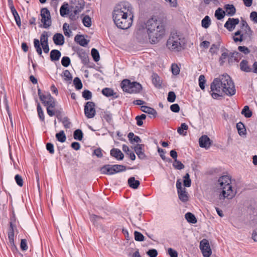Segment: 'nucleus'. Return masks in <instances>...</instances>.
<instances>
[{"instance_id":"f257e3e1","label":"nucleus","mask_w":257,"mask_h":257,"mask_svg":"<svg viewBox=\"0 0 257 257\" xmlns=\"http://www.w3.org/2000/svg\"><path fill=\"white\" fill-rule=\"evenodd\" d=\"M211 96H223L227 95L231 96L235 94L234 84L230 77L227 74L219 75L213 79L210 84Z\"/></svg>"},{"instance_id":"f03ea898","label":"nucleus","mask_w":257,"mask_h":257,"mask_svg":"<svg viewBox=\"0 0 257 257\" xmlns=\"http://www.w3.org/2000/svg\"><path fill=\"white\" fill-rule=\"evenodd\" d=\"M132 7L127 2H122L117 5L113 11L112 18L116 26L119 29L125 30L129 28L133 23V16L128 14Z\"/></svg>"},{"instance_id":"7ed1b4c3","label":"nucleus","mask_w":257,"mask_h":257,"mask_svg":"<svg viewBox=\"0 0 257 257\" xmlns=\"http://www.w3.org/2000/svg\"><path fill=\"white\" fill-rule=\"evenodd\" d=\"M231 179L229 176L224 175L219 178L216 183V185L219 186L222 191L219 195L220 200L227 198L231 199L235 195L236 192L232 190L231 185Z\"/></svg>"},{"instance_id":"20e7f679","label":"nucleus","mask_w":257,"mask_h":257,"mask_svg":"<svg viewBox=\"0 0 257 257\" xmlns=\"http://www.w3.org/2000/svg\"><path fill=\"white\" fill-rule=\"evenodd\" d=\"M122 90L126 93H140L143 90L142 85L137 81H131L127 79H123L120 83Z\"/></svg>"},{"instance_id":"39448f33","label":"nucleus","mask_w":257,"mask_h":257,"mask_svg":"<svg viewBox=\"0 0 257 257\" xmlns=\"http://www.w3.org/2000/svg\"><path fill=\"white\" fill-rule=\"evenodd\" d=\"M160 24V20H157L156 17H152L145 23L149 39L151 44L157 43V39L154 38L153 32L155 31V27H158Z\"/></svg>"},{"instance_id":"423d86ee","label":"nucleus","mask_w":257,"mask_h":257,"mask_svg":"<svg viewBox=\"0 0 257 257\" xmlns=\"http://www.w3.org/2000/svg\"><path fill=\"white\" fill-rule=\"evenodd\" d=\"M182 41L179 36L173 35L169 37L167 42V47L170 50L175 52H179L183 49Z\"/></svg>"},{"instance_id":"0eeeda50","label":"nucleus","mask_w":257,"mask_h":257,"mask_svg":"<svg viewBox=\"0 0 257 257\" xmlns=\"http://www.w3.org/2000/svg\"><path fill=\"white\" fill-rule=\"evenodd\" d=\"M126 170V167L122 165H105L100 168L101 174L111 175Z\"/></svg>"},{"instance_id":"6e6552de","label":"nucleus","mask_w":257,"mask_h":257,"mask_svg":"<svg viewBox=\"0 0 257 257\" xmlns=\"http://www.w3.org/2000/svg\"><path fill=\"white\" fill-rule=\"evenodd\" d=\"M41 22L43 25L41 24L39 27H43L45 29L49 28L52 23L50 13L49 10L46 8H42L41 10Z\"/></svg>"},{"instance_id":"1a4fd4ad","label":"nucleus","mask_w":257,"mask_h":257,"mask_svg":"<svg viewBox=\"0 0 257 257\" xmlns=\"http://www.w3.org/2000/svg\"><path fill=\"white\" fill-rule=\"evenodd\" d=\"M73 49L80 58L81 62L83 65H86L88 64L89 60L88 53L84 49L79 47L76 48L73 47Z\"/></svg>"},{"instance_id":"9d476101","label":"nucleus","mask_w":257,"mask_h":257,"mask_svg":"<svg viewBox=\"0 0 257 257\" xmlns=\"http://www.w3.org/2000/svg\"><path fill=\"white\" fill-rule=\"evenodd\" d=\"M200 248L203 257H209L212 253L209 241L206 239H203L200 241Z\"/></svg>"},{"instance_id":"9b49d317","label":"nucleus","mask_w":257,"mask_h":257,"mask_svg":"<svg viewBox=\"0 0 257 257\" xmlns=\"http://www.w3.org/2000/svg\"><path fill=\"white\" fill-rule=\"evenodd\" d=\"M15 231H16L17 232L18 231L17 227L9 226L8 231V236L9 243L11 246V249L13 251H14L15 250H17V246L14 242Z\"/></svg>"},{"instance_id":"f8f14e48","label":"nucleus","mask_w":257,"mask_h":257,"mask_svg":"<svg viewBox=\"0 0 257 257\" xmlns=\"http://www.w3.org/2000/svg\"><path fill=\"white\" fill-rule=\"evenodd\" d=\"M94 106L95 104L93 102L88 101L86 103L84 106V113L87 118H91L94 116L95 114Z\"/></svg>"},{"instance_id":"ddd939ff","label":"nucleus","mask_w":257,"mask_h":257,"mask_svg":"<svg viewBox=\"0 0 257 257\" xmlns=\"http://www.w3.org/2000/svg\"><path fill=\"white\" fill-rule=\"evenodd\" d=\"M159 25L160 26L158 27H155V31L153 32L154 38H156L157 43L165 34V25L162 20H160V24Z\"/></svg>"},{"instance_id":"4468645a","label":"nucleus","mask_w":257,"mask_h":257,"mask_svg":"<svg viewBox=\"0 0 257 257\" xmlns=\"http://www.w3.org/2000/svg\"><path fill=\"white\" fill-rule=\"evenodd\" d=\"M42 103L46 108H54L56 106V101L54 97H39Z\"/></svg>"},{"instance_id":"2eb2a0df","label":"nucleus","mask_w":257,"mask_h":257,"mask_svg":"<svg viewBox=\"0 0 257 257\" xmlns=\"http://www.w3.org/2000/svg\"><path fill=\"white\" fill-rule=\"evenodd\" d=\"M212 141L206 135L202 136L199 139V144L201 148L208 149L211 144Z\"/></svg>"},{"instance_id":"dca6fc26","label":"nucleus","mask_w":257,"mask_h":257,"mask_svg":"<svg viewBox=\"0 0 257 257\" xmlns=\"http://www.w3.org/2000/svg\"><path fill=\"white\" fill-rule=\"evenodd\" d=\"M241 57V55L237 51H235L230 52L229 53L228 63L229 64H231L235 62H238Z\"/></svg>"},{"instance_id":"f3484780","label":"nucleus","mask_w":257,"mask_h":257,"mask_svg":"<svg viewBox=\"0 0 257 257\" xmlns=\"http://www.w3.org/2000/svg\"><path fill=\"white\" fill-rule=\"evenodd\" d=\"M239 20L238 18H229L224 24V27L228 31H231L238 24Z\"/></svg>"},{"instance_id":"a211bd4d","label":"nucleus","mask_w":257,"mask_h":257,"mask_svg":"<svg viewBox=\"0 0 257 257\" xmlns=\"http://www.w3.org/2000/svg\"><path fill=\"white\" fill-rule=\"evenodd\" d=\"M144 147L145 145L144 144H137L134 148L135 153L138 155L139 158L141 160L146 159V155L143 151Z\"/></svg>"},{"instance_id":"6ab92c4d","label":"nucleus","mask_w":257,"mask_h":257,"mask_svg":"<svg viewBox=\"0 0 257 257\" xmlns=\"http://www.w3.org/2000/svg\"><path fill=\"white\" fill-rule=\"evenodd\" d=\"M141 110L144 112L149 114L151 118H155L157 116L156 110L150 107L143 105L141 106Z\"/></svg>"},{"instance_id":"aec40b11","label":"nucleus","mask_w":257,"mask_h":257,"mask_svg":"<svg viewBox=\"0 0 257 257\" xmlns=\"http://www.w3.org/2000/svg\"><path fill=\"white\" fill-rule=\"evenodd\" d=\"M54 43L56 45L62 46L64 43V37L61 33H56L53 37Z\"/></svg>"},{"instance_id":"412c9836","label":"nucleus","mask_w":257,"mask_h":257,"mask_svg":"<svg viewBox=\"0 0 257 257\" xmlns=\"http://www.w3.org/2000/svg\"><path fill=\"white\" fill-rule=\"evenodd\" d=\"M110 154L117 160H122L124 157V155L121 151L116 148L112 149L110 150Z\"/></svg>"},{"instance_id":"4be33fe9","label":"nucleus","mask_w":257,"mask_h":257,"mask_svg":"<svg viewBox=\"0 0 257 257\" xmlns=\"http://www.w3.org/2000/svg\"><path fill=\"white\" fill-rule=\"evenodd\" d=\"M225 15L228 16H233L236 13V9L234 5L230 4H226L224 6Z\"/></svg>"},{"instance_id":"5701e85b","label":"nucleus","mask_w":257,"mask_h":257,"mask_svg":"<svg viewBox=\"0 0 257 257\" xmlns=\"http://www.w3.org/2000/svg\"><path fill=\"white\" fill-rule=\"evenodd\" d=\"M74 41L83 47H86L89 43V41L85 39L84 36L82 35H76L74 38Z\"/></svg>"},{"instance_id":"b1692460","label":"nucleus","mask_w":257,"mask_h":257,"mask_svg":"<svg viewBox=\"0 0 257 257\" xmlns=\"http://www.w3.org/2000/svg\"><path fill=\"white\" fill-rule=\"evenodd\" d=\"M148 33L145 32L144 29H139L136 32V37L139 41L144 40L147 37Z\"/></svg>"},{"instance_id":"393cba45","label":"nucleus","mask_w":257,"mask_h":257,"mask_svg":"<svg viewBox=\"0 0 257 257\" xmlns=\"http://www.w3.org/2000/svg\"><path fill=\"white\" fill-rule=\"evenodd\" d=\"M61 56V52L56 49L52 50L50 54V59L52 61H58Z\"/></svg>"},{"instance_id":"a878e982","label":"nucleus","mask_w":257,"mask_h":257,"mask_svg":"<svg viewBox=\"0 0 257 257\" xmlns=\"http://www.w3.org/2000/svg\"><path fill=\"white\" fill-rule=\"evenodd\" d=\"M129 186L133 189H137L140 185V182L135 179L134 177H130L127 181Z\"/></svg>"},{"instance_id":"bb28decb","label":"nucleus","mask_w":257,"mask_h":257,"mask_svg":"<svg viewBox=\"0 0 257 257\" xmlns=\"http://www.w3.org/2000/svg\"><path fill=\"white\" fill-rule=\"evenodd\" d=\"M178 192L179 199L183 202H187L188 200V195L186 191L185 188L183 190L179 191Z\"/></svg>"},{"instance_id":"cd10ccee","label":"nucleus","mask_w":257,"mask_h":257,"mask_svg":"<svg viewBox=\"0 0 257 257\" xmlns=\"http://www.w3.org/2000/svg\"><path fill=\"white\" fill-rule=\"evenodd\" d=\"M102 219L103 218L102 217L95 214H91L90 216V221L93 223V224L94 225L96 226L101 225L100 220Z\"/></svg>"},{"instance_id":"c85d7f7f","label":"nucleus","mask_w":257,"mask_h":257,"mask_svg":"<svg viewBox=\"0 0 257 257\" xmlns=\"http://www.w3.org/2000/svg\"><path fill=\"white\" fill-rule=\"evenodd\" d=\"M152 77V82L154 84V85L158 88L161 87L162 82L158 75L156 73H153Z\"/></svg>"},{"instance_id":"c756f323","label":"nucleus","mask_w":257,"mask_h":257,"mask_svg":"<svg viewBox=\"0 0 257 257\" xmlns=\"http://www.w3.org/2000/svg\"><path fill=\"white\" fill-rule=\"evenodd\" d=\"M240 69L246 72H249L251 71V69L248 65V62L246 60H243L240 63Z\"/></svg>"},{"instance_id":"7c9ffc66","label":"nucleus","mask_w":257,"mask_h":257,"mask_svg":"<svg viewBox=\"0 0 257 257\" xmlns=\"http://www.w3.org/2000/svg\"><path fill=\"white\" fill-rule=\"evenodd\" d=\"M185 217L187 221L190 223L194 224L197 221L195 215L191 212L186 213L185 215Z\"/></svg>"},{"instance_id":"2f4dec72","label":"nucleus","mask_w":257,"mask_h":257,"mask_svg":"<svg viewBox=\"0 0 257 257\" xmlns=\"http://www.w3.org/2000/svg\"><path fill=\"white\" fill-rule=\"evenodd\" d=\"M41 44L40 41L37 39H34V46L38 53V54L41 57L42 56V50L41 47Z\"/></svg>"},{"instance_id":"473e14b6","label":"nucleus","mask_w":257,"mask_h":257,"mask_svg":"<svg viewBox=\"0 0 257 257\" xmlns=\"http://www.w3.org/2000/svg\"><path fill=\"white\" fill-rule=\"evenodd\" d=\"M188 129V126L186 123H182L181 126L177 129V132L180 135L185 136L187 135V132L184 131H187Z\"/></svg>"},{"instance_id":"72a5a7b5","label":"nucleus","mask_w":257,"mask_h":257,"mask_svg":"<svg viewBox=\"0 0 257 257\" xmlns=\"http://www.w3.org/2000/svg\"><path fill=\"white\" fill-rule=\"evenodd\" d=\"M236 128L238 131V134L240 136L246 134V128L244 124L241 122H239L236 123Z\"/></svg>"},{"instance_id":"f704fd0d","label":"nucleus","mask_w":257,"mask_h":257,"mask_svg":"<svg viewBox=\"0 0 257 257\" xmlns=\"http://www.w3.org/2000/svg\"><path fill=\"white\" fill-rule=\"evenodd\" d=\"M225 15V12L221 8H218L215 12V17L218 20H221L224 18Z\"/></svg>"},{"instance_id":"c9c22d12","label":"nucleus","mask_w":257,"mask_h":257,"mask_svg":"<svg viewBox=\"0 0 257 257\" xmlns=\"http://www.w3.org/2000/svg\"><path fill=\"white\" fill-rule=\"evenodd\" d=\"M101 93L105 96H113L116 94L112 89L107 87L101 90Z\"/></svg>"},{"instance_id":"e433bc0d","label":"nucleus","mask_w":257,"mask_h":257,"mask_svg":"<svg viewBox=\"0 0 257 257\" xmlns=\"http://www.w3.org/2000/svg\"><path fill=\"white\" fill-rule=\"evenodd\" d=\"M68 4L67 3L64 4L60 8V15L64 17L66 15L69 14V10L68 8Z\"/></svg>"},{"instance_id":"4c0bfd02","label":"nucleus","mask_w":257,"mask_h":257,"mask_svg":"<svg viewBox=\"0 0 257 257\" xmlns=\"http://www.w3.org/2000/svg\"><path fill=\"white\" fill-rule=\"evenodd\" d=\"M57 140L61 143H64L66 141V137L64 131H61L56 134Z\"/></svg>"},{"instance_id":"58836bf2","label":"nucleus","mask_w":257,"mask_h":257,"mask_svg":"<svg viewBox=\"0 0 257 257\" xmlns=\"http://www.w3.org/2000/svg\"><path fill=\"white\" fill-rule=\"evenodd\" d=\"M83 137V133L81 130L77 129L73 133V138L76 140L81 141Z\"/></svg>"},{"instance_id":"ea45409f","label":"nucleus","mask_w":257,"mask_h":257,"mask_svg":"<svg viewBox=\"0 0 257 257\" xmlns=\"http://www.w3.org/2000/svg\"><path fill=\"white\" fill-rule=\"evenodd\" d=\"M14 17V19H15V20L16 21V23L17 25V26L20 28L21 27V18L16 10V9H15V10H13L12 11H11Z\"/></svg>"},{"instance_id":"a19ab883","label":"nucleus","mask_w":257,"mask_h":257,"mask_svg":"<svg viewBox=\"0 0 257 257\" xmlns=\"http://www.w3.org/2000/svg\"><path fill=\"white\" fill-rule=\"evenodd\" d=\"M211 24V20L208 16H206L201 21L202 27L207 29Z\"/></svg>"},{"instance_id":"79ce46f5","label":"nucleus","mask_w":257,"mask_h":257,"mask_svg":"<svg viewBox=\"0 0 257 257\" xmlns=\"http://www.w3.org/2000/svg\"><path fill=\"white\" fill-rule=\"evenodd\" d=\"M18 222L17 220L16 214L14 211H13L10 215L9 225L10 226L17 227V222Z\"/></svg>"},{"instance_id":"37998d69","label":"nucleus","mask_w":257,"mask_h":257,"mask_svg":"<svg viewBox=\"0 0 257 257\" xmlns=\"http://www.w3.org/2000/svg\"><path fill=\"white\" fill-rule=\"evenodd\" d=\"M241 113L246 118L250 117L252 114L251 111L249 109V106L247 105L244 106Z\"/></svg>"},{"instance_id":"c03bdc74","label":"nucleus","mask_w":257,"mask_h":257,"mask_svg":"<svg viewBox=\"0 0 257 257\" xmlns=\"http://www.w3.org/2000/svg\"><path fill=\"white\" fill-rule=\"evenodd\" d=\"M229 53L228 52H223L219 58V63L220 66H222L224 65L226 58L228 59Z\"/></svg>"},{"instance_id":"a18cd8bd","label":"nucleus","mask_w":257,"mask_h":257,"mask_svg":"<svg viewBox=\"0 0 257 257\" xmlns=\"http://www.w3.org/2000/svg\"><path fill=\"white\" fill-rule=\"evenodd\" d=\"M91 54L95 62H97L100 60L99 53L96 49L92 48L91 51Z\"/></svg>"},{"instance_id":"49530a36","label":"nucleus","mask_w":257,"mask_h":257,"mask_svg":"<svg viewBox=\"0 0 257 257\" xmlns=\"http://www.w3.org/2000/svg\"><path fill=\"white\" fill-rule=\"evenodd\" d=\"M62 76L64 77V80L67 82H71L72 80V75L68 70H65L63 72Z\"/></svg>"},{"instance_id":"de8ad7c7","label":"nucleus","mask_w":257,"mask_h":257,"mask_svg":"<svg viewBox=\"0 0 257 257\" xmlns=\"http://www.w3.org/2000/svg\"><path fill=\"white\" fill-rule=\"evenodd\" d=\"M37 112H38V115L40 118V119L42 121H44L45 120V115L44 112L42 110V108L40 105V104L39 103H38L37 106Z\"/></svg>"},{"instance_id":"09e8293b","label":"nucleus","mask_w":257,"mask_h":257,"mask_svg":"<svg viewBox=\"0 0 257 257\" xmlns=\"http://www.w3.org/2000/svg\"><path fill=\"white\" fill-rule=\"evenodd\" d=\"M3 101H4V104H5V108H6L7 112L8 114L10 121L12 124H13L12 114L10 112V108H9V104H8V101L6 97H4Z\"/></svg>"},{"instance_id":"8fccbe9b","label":"nucleus","mask_w":257,"mask_h":257,"mask_svg":"<svg viewBox=\"0 0 257 257\" xmlns=\"http://www.w3.org/2000/svg\"><path fill=\"white\" fill-rule=\"evenodd\" d=\"M48 35L46 31H44L40 36L41 44L48 43Z\"/></svg>"},{"instance_id":"3c124183","label":"nucleus","mask_w":257,"mask_h":257,"mask_svg":"<svg viewBox=\"0 0 257 257\" xmlns=\"http://www.w3.org/2000/svg\"><path fill=\"white\" fill-rule=\"evenodd\" d=\"M184 186L186 187H189L191 185V180L190 178V175L188 173H186L183 177Z\"/></svg>"},{"instance_id":"603ef678","label":"nucleus","mask_w":257,"mask_h":257,"mask_svg":"<svg viewBox=\"0 0 257 257\" xmlns=\"http://www.w3.org/2000/svg\"><path fill=\"white\" fill-rule=\"evenodd\" d=\"M206 82V80L205 76L203 75H200L199 77V85L202 90L205 89Z\"/></svg>"},{"instance_id":"864d4df0","label":"nucleus","mask_w":257,"mask_h":257,"mask_svg":"<svg viewBox=\"0 0 257 257\" xmlns=\"http://www.w3.org/2000/svg\"><path fill=\"white\" fill-rule=\"evenodd\" d=\"M220 45V42H218L217 44H212L209 49V52L211 53L212 55L217 54V50H219Z\"/></svg>"},{"instance_id":"5fc2aeb1","label":"nucleus","mask_w":257,"mask_h":257,"mask_svg":"<svg viewBox=\"0 0 257 257\" xmlns=\"http://www.w3.org/2000/svg\"><path fill=\"white\" fill-rule=\"evenodd\" d=\"M73 84L77 90H80L82 88L83 85L80 79L78 77H75L73 80Z\"/></svg>"},{"instance_id":"6e6d98bb","label":"nucleus","mask_w":257,"mask_h":257,"mask_svg":"<svg viewBox=\"0 0 257 257\" xmlns=\"http://www.w3.org/2000/svg\"><path fill=\"white\" fill-rule=\"evenodd\" d=\"M82 23L85 27H90L91 26V18L88 15L85 16L82 19Z\"/></svg>"},{"instance_id":"4d7b16f0","label":"nucleus","mask_w":257,"mask_h":257,"mask_svg":"<svg viewBox=\"0 0 257 257\" xmlns=\"http://www.w3.org/2000/svg\"><path fill=\"white\" fill-rule=\"evenodd\" d=\"M103 117L109 123L112 122V115L109 111L104 112Z\"/></svg>"},{"instance_id":"13d9d810","label":"nucleus","mask_w":257,"mask_h":257,"mask_svg":"<svg viewBox=\"0 0 257 257\" xmlns=\"http://www.w3.org/2000/svg\"><path fill=\"white\" fill-rule=\"evenodd\" d=\"M71 63L70 59L68 56H64L62 57L61 59V64L62 65L65 67H67L69 66Z\"/></svg>"},{"instance_id":"bf43d9fd","label":"nucleus","mask_w":257,"mask_h":257,"mask_svg":"<svg viewBox=\"0 0 257 257\" xmlns=\"http://www.w3.org/2000/svg\"><path fill=\"white\" fill-rule=\"evenodd\" d=\"M244 33L243 35H244L245 38L248 37L250 40L252 39L253 31L251 30L249 26L248 27L245 28L244 29Z\"/></svg>"},{"instance_id":"052dcab7","label":"nucleus","mask_w":257,"mask_h":257,"mask_svg":"<svg viewBox=\"0 0 257 257\" xmlns=\"http://www.w3.org/2000/svg\"><path fill=\"white\" fill-rule=\"evenodd\" d=\"M134 235H135V239L136 241H144L145 239L144 236L143 235L142 233H141V232H140L139 231H135V233H134Z\"/></svg>"},{"instance_id":"680f3d73","label":"nucleus","mask_w":257,"mask_h":257,"mask_svg":"<svg viewBox=\"0 0 257 257\" xmlns=\"http://www.w3.org/2000/svg\"><path fill=\"white\" fill-rule=\"evenodd\" d=\"M173 167L178 170H181L184 168V165L177 159L174 160V162L173 164Z\"/></svg>"},{"instance_id":"e2e57ef3","label":"nucleus","mask_w":257,"mask_h":257,"mask_svg":"<svg viewBox=\"0 0 257 257\" xmlns=\"http://www.w3.org/2000/svg\"><path fill=\"white\" fill-rule=\"evenodd\" d=\"M171 70L172 74L173 75H177L179 74L180 68L178 67V65L175 63H173L172 64Z\"/></svg>"},{"instance_id":"0e129e2a","label":"nucleus","mask_w":257,"mask_h":257,"mask_svg":"<svg viewBox=\"0 0 257 257\" xmlns=\"http://www.w3.org/2000/svg\"><path fill=\"white\" fill-rule=\"evenodd\" d=\"M61 120L65 128H69L70 127L71 122L69 121V119L67 117H64Z\"/></svg>"},{"instance_id":"69168bd1","label":"nucleus","mask_w":257,"mask_h":257,"mask_svg":"<svg viewBox=\"0 0 257 257\" xmlns=\"http://www.w3.org/2000/svg\"><path fill=\"white\" fill-rule=\"evenodd\" d=\"M238 50L239 52H242L245 55H247L250 52V50L247 47L244 46H238Z\"/></svg>"},{"instance_id":"338daca9","label":"nucleus","mask_w":257,"mask_h":257,"mask_svg":"<svg viewBox=\"0 0 257 257\" xmlns=\"http://www.w3.org/2000/svg\"><path fill=\"white\" fill-rule=\"evenodd\" d=\"M15 180L17 183V184L20 187L23 186V180L22 177L19 174L16 175L15 176Z\"/></svg>"},{"instance_id":"774afa93","label":"nucleus","mask_w":257,"mask_h":257,"mask_svg":"<svg viewBox=\"0 0 257 257\" xmlns=\"http://www.w3.org/2000/svg\"><path fill=\"white\" fill-rule=\"evenodd\" d=\"M147 254L150 257H156L158 255V251L156 249H151L147 252Z\"/></svg>"}]
</instances>
